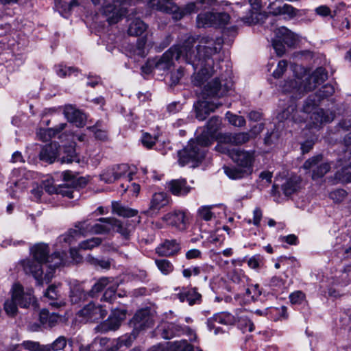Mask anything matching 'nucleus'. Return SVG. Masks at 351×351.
<instances>
[{
    "mask_svg": "<svg viewBox=\"0 0 351 351\" xmlns=\"http://www.w3.org/2000/svg\"><path fill=\"white\" fill-rule=\"evenodd\" d=\"M226 176L232 180L241 179L250 176L252 173L241 167H224Z\"/></svg>",
    "mask_w": 351,
    "mask_h": 351,
    "instance_id": "72a5a7b5",
    "label": "nucleus"
},
{
    "mask_svg": "<svg viewBox=\"0 0 351 351\" xmlns=\"http://www.w3.org/2000/svg\"><path fill=\"white\" fill-rule=\"evenodd\" d=\"M300 182L296 177H291L282 184L281 189L286 196L294 193L299 188Z\"/></svg>",
    "mask_w": 351,
    "mask_h": 351,
    "instance_id": "e433bc0d",
    "label": "nucleus"
},
{
    "mask_svg": "<svg viewBox=\"0 0 351 351\" xmlns=\"http://www.w3.org/2000/svg\"><path fill=\"white\" fill-rule=\"evenodd\" d=\"M128 170V166L120 165L106 169L101 175L100 178L106 183H112L122 178Z\"/></svg>",
    "mask_w": 351,
    "mask_h": 351,
    "instance_id": "412c9836",
    "label": "nucleus"
},
{
    "mask_svg": "<svg viewBox=\"0 0 351 351\" xmlns=\"http://www.w3.org/2000/svg\"><path fill=\"white\" fill-rule=\"evenodd\" d=\"M167 351H194L193 347L186 340H181L171 343Z\"/></svg>",
    "mask_w": 351,
    "mask_h": 351,
    "instance_id": "a18cd8bd",
    "label": "nucleus"
},
{
    "mask_svg": "<svg viewBox=\"0 0 351 351\" xmlns=\"http://www.w3.org/2000/svg\"><path fill=\"white\" fill-rule=\"evenodd\" d=\"M312 114L310 116V126L311 128H319L322 124L329 123L334 119L335 114L329 111L324 110L321 108H316Z\"/></svg>",
    "mask_w": 351,
    "mask_h": 351,
    "instance_id": "6ab92c4d",
    "label": "nucleus"
},
{
    "mask_svg": "<svg viewBox=\"0 0 351 351\" xmlns=\"http://www.w3.org/2000/svg\"><path fill=\"white\" fill-rule=\"evenodd\" d=\"M210 141L206 135H199L195 139L189 141L188 145L178 152V163L180 166L197 167L204 158L206 148Z\"/></svg>",
    "mask_w": 351,
    "mask_h": 351,
    "instance_id": "7ed1b4c3",
    "label": "nucleus"
},
{
    "mask_svg": "<svg viewBox=\"0 0 351 351\" xmlns=\"http://www.w3.org/2000/svg\"><path fill=\"white\" fill-rule=\"evenodd\" d=\"M60 317L56 313H49L46 309L40 313V321L46 327H53L58 322Z\"/></svg>",
    "mask_w": 351,
    "mask_h": 351,
    "instance_id": "f704fd0d",
    "label": "nucleus"
},
{
    "mask_svg": "<svg viewBox=\"0 0 351 351\" xmlns=\"http://www.w3.org/2000/svg\"><path fill=\"white\" fill-rule=\"evenodd\" d=\"M274 33L275 37L288 47H293L297 42L296 35L284 26L276 29Z\"/></svg>",
    "mask_w": 351,
    "mask_h": 351,
    "instance_id": "a878e982",
    "label": "nucleus"
},
{
    "mask_svg": "<svg viewBox=\"0 0 351 351\" xmlns=\"http://www.w3.org/2000/svg\"><path fill=\"white\" fill-rule=\"evenodd\" d=\"M12 298L17 301L18 305L21 308H28L35 302L32 289L24 290L20 284H14L12 288Z\"/></svg>",
    "mask_w": 351,
    "mask_h": 351,
    "instance_id": "dca6fc26",
    "label": "nucleus"
},
{
    "mask_svg": "<svg viewBox=\"0 0 351 351\" xmlns=\"http://www.w3.org/2000/svg\"><path fill=\"white\" fill-rule=\"evenodd\" d=\"M298 10L289 4H284L282 5V15H287L292 19L297 15Z\"/></svg>",
    "mask_w": 351,
    "mask_h": 351,
    "instance_id": "338daca9",
    "label": "nucleus"
},
{
    "mask_svg": "<svg viewBox=\"0 0 351 351\" xmlns=\"http://www.w3.org/2000/svg\"><path fill=\"white\" fill-rule=\"evenodd\" d=\"M230 21V16L225 12H205L197 15V25L198 27H206L210 26L223 27Z\"/></svg>",
    "mask_w": 351,
    "mask_h": 351,
    "instance_id": "ddd939ff",
    "label": "nucleus"
},
{
    "mask_svg": "<svg viewBox=\"0 0 351 351\" xmlns=\"http://www.w3.org/2000/svg\"><path fill=\"white\" fill-rule=\"evenodd\" d=\"M226 117L230 124L237 127H243L246 123L243 117L233 114L230 112H226Z\"/></svg>",
    "mask_w": 351,
    "mask_h": 351,
    "instance_id": "603ef678",
    "label": "nucleus"
},
{
    "mask_svg": "<svg viewBox=\"0 0 351 351\" xmlns=\"http://www.w3.org/2000/svg\"><path fill=\"white\" fill-rule=\"evenodd\" d=\"M169 202V197L166 193H155L151 199L149 211L158 213L162 208L166 206Z\"/></svg>",
    "mask_w": 351,
    "mask_h": 351,
    "instance_id": "393cba45",
    "label": "nucleus"
},
{
    "mask_svg": "<svg viewBox=\"0 0 351 351\" xmlns=\"http://www.w3.org/2000/svg\"><path fill=\"white\" fill-rule=\"evenodd\" d=\"M132 337L130 336H123L119 338L117 340L113 339L112 344L113 347L107 348V351H117L122 346L129 347L132 344Z\"/></svg>",
    "mask_w": 351,
    "mask_h": 351,
    "instance_id": "49530a36",
    "label": "nucleus"
},
{
    "mask_svg": "<svg viewBox=\"0 0 351 351\" xmlns=\"http://www.w3.org/2000/svg\"><path fill=\"white\" fill-rule=\"evenodd\" d=\"M112 340L106 337L97 338L95 339L93 343V346H99L101 348H104L106 351H107V348L113 347L112 344Z\"/></svg>",
    "mask_w": 351,
    "mask_h": 351,
    "instance_id": "bf43d9fd",
    "label": "nucleus"
},
{
    "mask_svg": "<svg viewBox=\"0 0 351 351\" xmlns=\"http://www.w3.org/2000/svg\"><path fill=\"white\" fill-rule=\"evenodd\" d=\"M335 93V88L331 84L323 86L317 93L316 95H311L306 100L303 106V112L306 114L311 113L313 110L318 105L321 99L331 96Z\"/></svg>",
    "mask_w": 351,
    "mask_h": 351,
    "instance_id": "2eb2a0df",
    "label": "nucleus"
},
{
    "mask_svg": "<svg viewBox=\"0 0 351 351\" xmlns=\"http://www.w3.org/2000/svg\"><path fill=\"white\" fill-rule=\"evenodd\" d=\"M302 168L305 170H311V178L313 180L323 178L331 169V164L323 160L322 155L310 158L304 162Z\"/></svg>",
    "mask_w": 351,
    "mask_h": 351,
    "instance_id": "9d476101",
    "label": "nucleus"
},
{
    "mask_svg": "<svg viewBox=\"0 0 351 351\" xmlns=\"http://www.w3.org/2000/svg\"><path fill=\"white\" fill-rule=\"evenodd\" d=\"M112 211L114 213L125 217H134L137 214L136 210L122 206L117 202H113L112 204Z\"/></svg>",
    "mask_w": 351,
    "mask_h": 351,
    "instance_id": "a19ab883",
    "label": "nucleus"
},
{
    "mask_svg": "<svg viewBox=\"0 0 351 351\" xmlns=\"http://www.w3.org/2000/svg\"><path fill=\"white\" fill-rule=\"evenodd\" d=\"M347 193L343 189H337L330 193V197L335 202H341L346 196Z\"/></svg>",
    "mask_w": 351,
    "mask_h": 351,
    "instance_id": "e2e57ef3",
    "label": "nucleus"
},
{
    "mask_svg": "<svg viewBox=\"0 0 351 351\" xmlns=\"http://www.w3.org/2000/svg\"><path fill=\"white\" fill-rule=\"evenodd\" d=\"M287 65L288 64L286 60H280L278 62L276 69L273 72V77L275 78H280L287 70Z\"/></svg>",
    "mask_w": 351,
    "mask_h": 351,
    "instance_id": "680f3d73",
    "label": "nucleus"
},
{
    "mask_svg": "<svg viewBox=\"0 0 351 351\" xmlns=\"http://www.w3.org/2000/svg\"><path fill=\"white\" fill-rule=\"evenodd\" d=\"M112 230L120 233L124 238H128L132 231V228L128 226V221H121L112 219Z\"/></svg>",
    "mask_w": 351,
    "mask_h": 351,
    "instance_id": "58836bf2",
    "label": "nucleus"
},
{
    "mask_svg": "<svg viewBox=\"0 0 351 351\" xmlns=\"http://www.w3.org/2000/svg\"><path fill=\"white\" fill-rule=\"evenodd\" d=\"M107 315V311L101 305H95L90 302L79 311V315L83 317L86 321L96 322L103 319Z\"/></svg>",
    "mask_w": 351,
    "mask_h": 351,
    "instance_id": "f3484780",
    "label": "nucleus"
},
{
    "mask_svg": "<svg viewBox=\"0 0 351 351\" xmlns=\"http://www.w3.org/2000/svg\"><path fill=\"white\" fill-rule=\"evenodd\" d=\"M251 6L250 14L241 18V21L247 25L255 24L259 22L261 15V0H249Z\"/></svg>",
    "mask_w": 351,
    "mask_h": 351,
    "instance_id": "b1692460",
    "label": "nucleus"
},
{
    "mask_svg": "<svg viewBox=\"0 0 351 351\" xmlns=\"http://www.w3.org/2000/svg\"><path fill=\"white\" fill-rule=\"evenodd\" d=\"M287 308L285 306L280 307H269L265 308V314L274 321L278 320L282 317H286Z\"/></svg>",
    "mask_w": 351,
    "mask_h": 351,
    "instance_id": "ea45409f",
    "label": "nucleus"
},
{
    "mask_svg": "<svg viewBox=\"0 0 351 351\" xmlns=\"http://www.w3.org/2000/svg\"><path fill=\"white\" fill-rule=\"evenodd\" d=\"M147 28V25L141 19H135L131 22L128 28V34L131 36L141 35Z\"/></svg>",
    "mask_w": 351,
    "mask_h": 351,
    "instance_id": "4c0bfd02",
    "label": "nucleus"
},
{
    "mask_svg": "<svg viewBox=\"0 0 351 351\" xmlns=\"http://www.w3.org/2000/svg\"><path fill=\"white\" fill-rule=\"evenodd\" d=\"M75 71H76V69L73 67H67L62 64L56 66V73L58 76L62 77L69 76Z\"/></svg>",
    "mask_w": 351,
    "mask_h": 351,
    "instance_id": "13d9d810",
    "label": "nucleus"
},
{
    "mask_svg": "<svg viewBox=\"0 0 351 351\" xmlns=\"http://www.w3.org/2000/svg\"><path fill=\"white\" fill-rule=\"evenodd\" d=\"M92 2L100 6L101 13L110 24H114L125 15L132 0H92Z\"/></svg>",
    "mask_w": 351,
    "mask_h": 351,
    "instance_id": "423d86ee",
    "label": "nucleus"
},
{
    "mask_svg": "<svg viewBox=\"0 0 351 351\" xmlns=\"http://www.w3.org/2000/svg\"><path fill=\"white\" fill-rule=\"evenodd\" d=\"M156 138L148 133H143L141 137V143L144 147L150 149L156 143Z\"/></svg>",
    "mask_w": 351,
    "mask_h": 351,
    "instance_id": "052dcab7",
    "label": "nucleus"
},
{
    "mask_svg": "<svg viewBox=\"0 0 351 351\" xmlns=\"http://www.w3.org/2000/svg\"><path fill=\"white\" fill-rule=\"evenodd\" d=\"M86 294L84 293L81 286L73 287L70 293V300L72 304H77L86 298Z\"/></svg>",
    "mask_w": 351,
    "mask_h": 351,
    "instance_id": "37998d69",
    "label": "nucleus"
},
{
    "mask_svg": "<svg viewBox=\"0 0 351 351\" xmlns=\"http://www.w3.org/2000/svg\"><path fill=\"white\" fill-rule=\"evenodd\" d=\"M247 265L250 268L257 269L263 265V258L260 254H256L248 259Z\"/></svg>",
    "mask_w": 351,
    "mask_h": 351,
    "instance_id": "6e6d98bb",
    "label": "nucleus"
},
{
    "mask_svg": "<svg viewBox=\"0 0 351 351\" xmlns=\"http://www.w3.org/2000/svg\"><path fill=\"white\" fill-rule=\"evenodd\" d=\"M186 333L190 337V340L193 341L196 339L195 333L189 327L182 328V326L175 324L173 323H169L166 326H165L162 337L164 339H171L176 335H180L182 333Z\"/></svg>",
    "mask_w": 351,
    "mask_h": 351,
    "instance_id": "aec40b11",
    "label": "nucleus"
},
{
    "mask_svg": "<svg viewBox=\"0 0 351 351\" xmlns=\"http://www.w3.org/2000/svg\"><path fill=\"white\" fill-rule=\"evenodd\" d=\"M289 299L292 304H301L305 299V295L301 291H296L290 294Z\"/></svg>",
    "mask_w": 351,
    "mask_h": 351,
    "instance_id": "0e129e2a",
    "label": "nucleus"
},
{
    "mask_svg": "<svg viewBox=\"0 0 351 351\" xmlns=\"http://www.w3.org/2000/svg\"><path fill=\"white\" fill-rule=\"evenodd\" d=\"M168 190L176 196H185L191 190L185 179H174L167 183Z\"/></svg>",
    "mask_w": 351,
    "mask_h": 351,
    "instance_id": "4be33fe9",
    "label": "nucleus"
},
{
    "mask_svg": "<svg viewBox=\"0 0 351 351\" xmlns=\"http://www.w3.org/2000/svg\"><path fill=\"white\" fill-rule=\"evenodd\" d=\"M295 110V106L294 105H290L286 110L279 113L277 116L278 119L282 121L285 119H292L294 121H297L298 119L295 118V114H292Z\"/></svg>",
    "mask_w": 351,
    "mask_h": 351,
    "instance_id": "864d4df0",
    "label": "nucleus"
},
{
    "mask_svg": "<svg viewBox=\"0 0 351 351\" xmlns=\"http://www.w3.org/2000/svg\"><path fill=\"white\" fill-rule=\"evenodd\" d=\"M125 311H114L106 320L104 325L107 327V330H115L121 326L122 321L125 319Z\"/></svg>",
    "mask_w": 351,
    "mask_h": 351,
    "instance_id": "c756f323",
    "label": "nucleus"
},
{
    "mask_svg": "<svg viewBox=\"0 0 351 351\" xmlns=\"http://www.w3.org/2000/svg\"><path fill=\"white\" fill-rule=\"evenodd\" d=\"M285 44L280 41L276 37H274L272 40V46L278 56H282L286 51Z\"/></svg>",
    "mask_w": 351,
    "mask_h": 351,
    "instance_id": "4d7b16f0",
    "label": "nucleus"
},
{
    "mask_svg": "<svg viewBox=\"0 0 351 351\" xmlns=\"http://www.w3.org/2000/svg\"><path fill=\"white\" fill-rule=\"evenodd\" d=\"M155 263L158 269L165 275L170 274L173 269V265L168 260L158 259Z\"/></svg>",
    "mask_w": 351,
    "mask_h": 351,
    "instance_id": "8fccbe9b",
    "label": "nucleus"
},
{
    "mask_svg": "<svg viewBox=\"0 0 351 351\" xmlns=\"http://www.w3.org/2000/svg\"><path fill=\"white\" fill-rule=\"evenodd\" d=\"M63 179L65 181L71 182L73 186H69L68 184L58 186V194L69 198H74L79 195V191L76 189L78 186L82 187L86 183L85 178H77L73 176L71 171H66L62 173Z\"/></svg>",
    "mask_w": 351,
    "mask_h": 351,
    "instance_id": "f8f14e48",
    "label": "nucleus"
},
{
    "mask_svg": "<svg viewBox=\"0 0 351 351\" xmlns=\"http://www.w3.org/2000/svg\"><path fill=\"white\" fill-rule=\"evenodd\" d=\"M237 322L242 324V322H245V330L252 332L254 329L253 322L247 319L245 316H239L237 314V316L228 313V312H220L215 314L212 317L208 319L207 325L210 330H215V333H217V327L216 324H219L225 326H232Z\"/></svg>",
    "mask_w": 351,
    "mask_h": 351,
    "instance_id": "0eeeda50",
    "label": "nucleus"
},
{
    "mask_svg": "<svg viewBox=\"0 0 351 351\" xmlns=\"http://www.w3.org/2000/svg\"><path fill=\"white\" fill-rule=\"evenodd\" d=\"M221 139L222 141L229 142L232 145H239L248 142L251 136L248 132L225 133Z\"/></svg>",
    "mask_w": 351,
    "mask_h": 351,
    "instance_id": "bb28decb",
    "label": "nucleus"
},
{
    "mask_svg": "<svg viewBox=\"0 0 351 351\" xmlns=\"http://www.w3.org/2000/svg\"><path fill=\"white\" fill-rule=\"evenodd\" d=\"M44 297L49 300V304L53 307H60L64 304L61 301L58 302L60 298L58 287L54 285H50L45 292Z\"/></svg>",
    "mask_w": 351,
    "mask_h": 351,
    "instance_id": "473e14b6",
    "label": "nucleus"
},
{
    "mask_svg": "<svg viewBox=\"0 0 351 351\" xmlns=\"http://www.w3.org/2000/svg\"><path fill=\"white\" fill-rule=\"evenodd\" d=\"M117 282H115L112 278L103 277L99 279L93 285L90 293L94 295L100 292L104 288H106L102 300L104 301L112 303L117 298L116 291L118 287Z\"/></svg>",
    "mask_w": 351,
    "mask_h": 351,
    "instance_id": "9b49d317",
    "label": "nucleus"
},
{
    "mask_svg": "<svg viewBox=\"0 0 351 351\" xmlns=\"http://www.w3.org/2000/svg\"><path fill=\"white\" fill-rule=\"evenodd\" d=\"M223 134H219L217 138H215L218 141L217 145L215 146V150L219 153L227 154L231 158V154L233 152L234 149H236V148L230 149L229 145H232L229 142L221 141Z\"/></svg>",
    "mask_w": 351,
    "mask_h": 351,
    "instance_id": "79ce46f5",
    "label": "nucleus"
},
{
    "mask_svg": "<svg viewBox=\"0 0 351 351\" xmlns=\"http://www.w3.org/2000/svg\"><path fill=\"white\" fill-rule=\"evenodd\" d=\"M221 125V120L218 117H213L208 121L206 125V130L201 135H206L209 137L210 143L214 138H217L219 133H217Z\"/></svg>",
    "mask_w": 351,
    "mask_h": 351,
    "instance_id": "2f4dec72",
    "label": "nucleus"
},
{
    "mask_svg": "<svg viewBox=\"0 0 351 351\" xmlns=\"http://www.w3.org/2000/svg\"><path fill=\"white\" fill-rule=\"evenodd\" d=\"M231 159L237 166L248 170L252 173L255 160V151L236 148L231 154Z\"/></svg>",
    "mask_w": 351,
    "mask_h": 351,
    "instance_id": "4468645a",
    "label": "nucleus"
},
{
    "mask_svg": "<svg viewBox=\"0 0 351 351\" xmlns=\"http://www.w3.org/2000/svg\"><path fill=\"white\" fill-rule=\"evenodd\" d=\"M328 78L325 69L317 68L311 76L305 77L304 80L296 77L293 80L286 81L282 86V90L285 93H299L313 90L318 84L323 83Z\"/></svg>",
    "mask_w": 351,
    "mask_h": 351,
    "instance_id": "20e7f679",
    "label": "nucleus"
},
{
    "mask_svg": "<svg viewBox=\"0 0 351 351\" xmlns=\"http://www.w3.org/2000/svg\"><path fill=\"white\" fill-rule=\"evenodd\" d=\"M191 216L186 210H174L165 214L162 221L167 226H171L179 231H185L190 223Z\"/></svg>",
    "mask_w": 351,
    "mask_h": 351,
    "instance_id": "1a4fd4ad",
    "label": "nucleus"
},
{
    "mask_svg": "<svg viewBox=\"0 0 351 351\" xmlns=\"http://www.w3.org/2000/svg\"><path fill=\"white\" fill-rule=\"evenodd\" d=\"M215 206H202L197 210L198 217L205 221H210L215 217V213L212 210Z\"/></svg>",
    "mask_w": 351,
    "mask_h": 351,
    "instance_id": "de8ad7c7",
    "label": "nucleus"
},
{
    "mask_svg": "<svg viewBox=\"0 0 351 351\" xmlns=\"http://www.w3.org/2000/svg\"><path fill=\"white\" fill-rule=\"evenodd\" d=\"M180 250V245L176 240H166L156 248V252L162 256H169L176 254Z\"/></svg>",
    "mask_w": 351,
    "mask_h": 351,
    "instance_id": "c85d7f7f",
    "label": "nucleus"
},
{
    "mask_svg": "<svg viewBox=\"0 0 351 351\" xmlns=\"http://www.w3.org/2000/svg\"><path fill=\"white\" fill-rule=\"evenodd\" d=\"M176 296L181 302H187L189 305L198 303L201 300V295L195 289H183Z\"/></svg>",
    "mask_w": 351,
    "mask_h": 351,
    "instance_id": "cd10ccee",
    "label": "nucleus"
},
{
    "mask_svg": "<svg viewBox=\"0 0 351 351\" xmlns=\"http://www.w3.org/2000/svg\"><path fill=\"white\" fill-rule=\"evenodd\" d=\"M66 345V338L60 336L57 338L52 343L47 344L49 351H59L64 349Z\"/></svg>",
    "mask_w": 351,
    "mask_h": 351,
    "instance_id": "5fc2aeb1",
    "label": "nucleus"
},
{
    "mask_svg": "<svg viewBox=\"0 0 351 351\" xmlns=\"http://www.w3.org/2000/svg\"><path fill=\"white\" fill-rule=\"evenodd\" d=\"M89 262L95 265V266H99L102 269H108L110 267V262L108 259H97L93 257L89 258Z\"/></svg>",
    "mask_w": 351,
    "mask_h": 351,
    "instance_id": "69168bd1",
    "label": "nucleus"
},
{
    "mask_svg": "<svg viewBox=\"0 0 351 351\" xmlns=\"http://www.w3.org/2000/svg\"><path fill=\"white\" fill-rule=\"evenodd\" d=\"M77 230H69L66 233L60 236L55 244L56 251L49 256V246L45 243H38L31 248L34 259L21 261L26 274L32 275L38 285L44 282L49 283L53 278L56 268L64 265L66 252L70 245L80 237Z\"/></svg>",
    "mask_w": 351,
    "mask_h": 351,
    "instance_id": "f03ea898",
    "label": "nucleus"
},
{
    "mask_svg": "<svg viewBox=\"0 0 351 351\" xmlns=\"http://www.w3.org/2000/svg\"><path fill=\"white\" fill-rule=\"evenodd\" d=\"M335 179L341 182H351V165H344L335 173Z\"/></svg>",
    "mask_w": 351,
    "mask_h": 351,
    "instance_id": "c03bdc74",
    "label": "nucleus"
},
{
    "mask_svg": "<svg viewBox=\"0 0 351 351\" xmlns=\"http://www.w3.org/2000/svg\"><path fill=\"white\" fill-rule=\"evenodd\" d=\"M64 114L69 122L75 124L77 127H82L84 124L86 116L72 105L64 106Z\"/></svg>",
    "mask_w": 351,
    "mask_h": 351,
    "instance_id": "5701e85b",
    "label": "nucleus"
},
{
    "mask_svg": "<svg viewBox=\"0 0 351 351\" xmlns=\"http://www.w3.org/2000/svg\"><path fill=\"white\" fill-rule=\"evenodd\" d=\"M57 158L62 163L78 161L73 145L61 147L58 143L53 142L43 147L39 154L40 160L49 164L53 163Z\"/></svg>",
    "mask_w": 351,
    "mask_h": 351,
    "instance_id": "39448f33",
    "label": "nucleus"
},
{
    "mask_svg": "<svg viewBox=\"0 0 351 351\" xmlns=\"http://www.w3.org/2000/svg\"><path fill=\"white\" fill-rule=\"evenodd\" d=\"M205 0H200L197 2H191L186 4L184 7L180 8L176 5H170L161 3L160 0H149L148 6L152 9L163 12L165 13L173 14V18L176 20L181 19L184 16L195 12L198 10V5L202 4Z\"/></svg>",
    "mask_w": 351,
    "mask_h": 351,
    "instance_id": "6e6552de",
    "label": "nucleus"
},
{
    "mask_svg": "<svg viewBox=\"0 0 351 351\" xmlns=\"http://www.w3.org/2000/svg\"><path fill=\"white\" fill-rule=\"evenodd\" d=\"M66 125V123H60L59 125H56L54 128L47 129H40L37 132V136L39 139L42 140L43 141H47L50 140L52 137L59 134L61 131H62Z\"/></svg>",
    "mask_w": 351,
    "mask_h": 351,
    "instance_id": "7c9ffc66",
    "label": "nucleus"
},
{
    "mask_svg": "<svg viewBox=\"0 0 351 351\" xmlns=\"http://www.w3.org/2000/svg\"><path fill=\"white\" fill-rule=\"evenodd\" d=\"M131 325L136 330H143L152 326L153 318L148 308H143L137 311L130 321Z\"/></svg>",
    "mask_w": 351,
    "mask_h": 351,
    "instance_id": "a211bd4d",
    "label": "nucleus"
},
{
    "mask_svg": "<svg viewBox=\"0 0 351 351\" xmlns=\"http://www.w3.org/2000/svg\"><path fill=\"white\" fill-rule=\"evenodd\" d=\"M193 43V40H187L182 45H173L159 58L152 59L149 64H154L155 69L158 70L165 71L173 66L174 60H177L191 64L195 71L199 69L193 77V83L196 86H204L202 90V99L197 101L194 107L196 118L204 121L210 112L221 106V103H215L209 99L223 97L232 84L230 82L222 84L219 78L208 81L214 73L213 56L220 51L222 39L203 36L199 38L195 47Z\"/></svg>",
    "mask_w": 351,
    "mask_h": 351,
    "instance_id": "f257e3e1",
    "label": "nucleus"
},
{
    "mask_svg": "<svg viewBox=\"0 0 351 351\" xmlns=\"http://www.w3.org/2000/svg\"><path fill=\"white\" fill-rule=\"evenodd\" d=\"M99 221L104 222V224L95 223L90 230L94 234H104L110 232L112 230V219L111 218H100Z\"/></svg>",
    "mask_w": 351,
    "mask_h": 351,
    "instance_id": "c9c22d12",
    "label": "nucleus"
},
{
    "mask_svg": "<svg viewBox=\"0 0 351 351\" xmlns=\"http://www.w3.org/2000/svg\"><path fill=\"white\" fill-rule=\"evenodd\" d=\"M101 243V239L99 237H93L81 242L79 244V248L82 250H92L99 246Z\"/></svg>",
    "mask_w": 351,
    "mask_h": 351,
    "instance_id": "3c124183",
    "label": "nucleus"
},
{
    "mask_svg": "<svg viewBox=\"0 0 351 351\" xmlns=\"http://www.w3.org/2000/svg\"><path fill=\"white\" fill-rule=\"evenodd\" d=\"M271 286L274 287L276 291H283L285 289V282L279 277H273L271 280Z\"/></svg>",
    "mask_w": 351,
    "mask_h": 351,
    "instance_id": "774afa93",
    "label": "nucleus"
},
{
    "mask_svg": "<svg viewBox=\"0 0 351 351\" xmlns=\"http://www.w3.org/2000/svg\"><path fill=\"white\" fill-rule=\"evenodd\" d=\"M17 301L12 298L7 300L4 303V311L10 317H15L18 313Z\"/></svg>",
    "mask_w": 351,
    "mask_h": 351,
    "instance_id": "09e8293b",
    "label": "nucleus"
}]
</instances>
